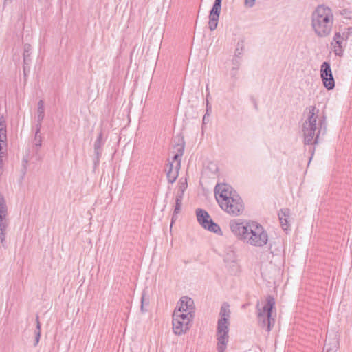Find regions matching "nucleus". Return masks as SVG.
I'll return each instance as SVG.
<instances>
[{"mask_svg": "<svg viewBox=\"0 0 352 352\" xmlns=\"http://www.w3.org/2000/svg\"><path fill=\"white\" fill-rule=\"evenodd\" d=\"M231 232L243 243L256 248H263L268 242V234L256 221L234 219L230 221Z\"/></svg>", "mask_w": 352, "mask_h": 352, "instance_id": "1", "label": "nucleus"}, {"mask_svg": "<svg viewBox=\"0 0 352 352\" xmlns=\"http://www.w3.org/2000/svg\"><path fill=\"white\" fill-rule=\"evenodd\" d=\"M215 197L220 208L232 217L241 216L245 210L240 195L227 184H218L214 188Z\"/></svg>", "mask_w": 352, "mask_h": 352, "instance_id": "2", "label": "nucleus"}, {"mask_svg": "<svg viewBox=\"0 0 352 352\" xmlns=\"http://www.w3.org/2000/svg\"><path fill=\"white\" fill-rule=\"evenodd\" d=\"M305 120L302 126L304 142L307 145L318 142L320 134L325 133L324 118H320L318 110L315 106H309L304 112Z\"/></svg>", "mask_w": 352, "mask_h": 352, "instance_id": "3", "label": "nucleus"}, {"mask_svg": "<svg viewBox=\"0 0 352 352\" xmlns=\"http://www.w3.org/2000/svg\"><path fill=\"white\" fill-rule=\"evenodd\" d=\"M334 21L333 10L326 5H318L311 12V27L318 38L328 37L333 31Z\"/></svg>", "mask_w": 352, "mask_h": 352, "instance_id": "4", "label": "nucleus"}, {"mask_svg": "<svg viewBox=\"0 0 352 352\" xmlns=\"http://www.w3.org/2000/svg\"><path fill=\"white\" fill-rule=\"evenodd\" d=\"M274 305V297L268 296L266 298V303L262 309L259 308L258 305L256 307L258 323L261 327L266 328L267 331L271 330V325L274 322V320L272 318V312Z\"/></svg>", "mask_w": 352, "mask_h": 352, "instance_id": "5", "label": "nucleus"}, {"mask_svg": "<svg viewBox=\"0 0 352 352\" xmlns=\"http://www.w3.org/2000/svg\"><path fill=\"white\" fill-rule=\"evenodd\" d=\"M193 317L191 315L180 313V310H175L173 314V330L175 334L185 333L191 326Z\"/></svg>", "mask_w": 352, "mask_h": 352, "instance_id": "6", "label": "nucleus"}, {"mask_svg": "<svg viewBox=\"0 0 352 352\" xmlns=\"http://www.w3.org/2000/svg\"><path fill=\"white\" fill-rule=\"evenodd\" d=\"M196 214L198 222L204 228L215 234H221V230L219 226L211 219L210 215L206 210L197 209Z\"/></svg>", "mask_w": 352, "mask_h": 352, "instance_id": "7", "label": "nucleus"}, {"mask_svg": "<svg viewBox=\"0 0 352 352\" xmlns=\"http://www.w3.org/2000/svg\"><path fill=\"white\" fill-rule=\"evenodd\" d=\"M217 350L218 352H225L229 342V325L223 322H217Z\"/></svg>", "mask_w": 352, "mask_h": 352, "instance_id": "8", "label": "nucleus"}, {"mask_svg": "<svg viewBox=\"0 0 352 352\" xmlns=\"http://www.w3.org/2000/svg\"><path fill=\"white\" fill-rule=\"evenodd\" d=\"M320 73L324 87L327 90H332L335 87V80L329 62L324 61L322 63Z\"/></svg>", "mask_w": 352, "mask_h": 352, "instance_id": "9", "label": "nucleus"}, {"mask_svg": "<svg viewBox=\"0 0 352 352\" xmlns=\"http://www.w3.org/2000/svg\"><path fill=\"white\" fill-rule=\"evenodd\" d=\"M175 310H180V313L191 315L192 317H194V300L188 296H183L180 298L179 302Z\"/></svg>", "mask_w": 352, "mask_h": 352, "instance_id": "10", "label": "nucleus"}, {"mask_svg": "<svg viewBox=\"0 0 352 352\" xmlns=\"http://www.w3.org/2000/svg\"><path fill=\"white\" fill-rule=\"evenodd\" d=\"M221 9V5L214 3L210 11L208 28L211 31L214 30L217 27Z\"/></svg>", "mask_w": 352, "mask_h": 352, "instance_id": "11", "label": "nucleus"}, {"mask_svg": "<svg viewBox=\"0 0 352 352\" xmlns=\"http://www.w3.org/2000/svg\"><path fill=\"white\" fill-rule=\"evenodd\" d=\"M352 35V27H340L338 31H336L333 39V41H339L344 43Z\"/></svg>", "mask_w": 352, "mask_h": 352, "instance_id": "12", "label": "nucleus"}, {"mask_svg": "<svg viewBox=\"0 0 352 352\" xmlns=\"http://www.w3.org/2000/svg\"><path fill=\"white\" fill-rule=\"evenodd\" d=\"M169 169L166 173L167 179L168 182L173 184L177 179L179 175V170L180 168V162H177L175 165L173 163L168 164Z\"/></svg>", "mask_w": 352, "mask_h": 352, "instance_id": "13", "label": "nucleus"}, {"mask_svg": "<svg viewBox=\"0 0 352 352\" xmlns=\"http://www.w3.org/2000/svg\"><path fill=\"white\" fill-rule=\"evenodd\" d=\"M230 306L227 303H223L220 309V318L218 320L217 322H223L224 324L229 325V319H230Z\"/></svg>", "mask_w": 352, "mask_h": 352, "instance_id": "14", "label": "nucleus"}, {"mask_svg": "<svg viewBox=\"0 0 352 352\" xmlns=\"http://www.w3.org/2000/svg\"><path fill=\"white\" fill-rule=\"evenodd\" d=\"M290 211L287 208L281 209L278 212L280 223L284 230H287L289 227Z\"/></svg>", "mask_w": 352, "mask_h": 352, "instance_id": "15", "label": "nucleus"}, {"mask_svg": "<svg viewBox=\"0 0 352 352\" xmlns=\"http://www.w3.org/2000/svg\"><path fill=\"white\" fill-rule=\"evenodd\" d=\"M9 221H0V242L3 248H6V234Z\"/></svg>", "mask_w": 352, "mask_h": 352, "instance_id": "16", "label": "nucleus"}, {"mask_svg": "<svg viewBox=\"0 0 352 352\" xmlns=\"http://www.w3.org/2000/svg\"><path fill=\"white\" fill-rule=\"evenodd\" d=\"M104 144V142L102 140V133H100L96 140L94 142V153L96 155V160L98 162L100 155H101V148L102 145Z\"/></svg>", "mask_w": 352, "mask_h": 352, "instance_id": "17", "label": "nucleus"}, {"mask_svg": "<svg viewBox=\"0 0 352 352\" xmlns=\"http://www.w3.org/2000/svg\"><path fill=\"white\" fill-rule=\"evenodd\" d=\"M331 44L334 54L340 57L342 56L344 51V43H340L339 41H333V39Z\"/></svg>", "mask_w": 352, "mask_h": 352, "instance_id": "18", "label": "nucleus"}, {"mask_svg": "<svg viewBox=\"0 0 352 352\" xmlns=\"http://www.w3.org/2000/svg\"><path fill=\"white\" fill-rule=\"evenodd\" d=\"M187 188V182L185 181L184 182H180L178 186L177 192L175 197V202L176 203H182L183 197L184 192Z\"/></svg>", "mask_w": 352, "mask_h": 352, "instance_id": "19", "label": "nucleus"}, {"mask_svg": "<svg viewBox=\"0 0 352 352\" xmlns=\"http://www.w3.org/2000/svg\"><path fill=\"white\" fill-rule=\"evenodd\" d=\"M45 116V108H44V102L42 100H39L38 102V109H37V124L36 126H41V122L44 119Z\"/></svg>", "mask_w": 352, "mask_h": 352, "instance_id": "20", "label": "nucleus"}, {"mask_svg": "<svg viewBox=\"0 0 352 352\" xmlns=\"http://www.w3.org/2000/svg\"><path fill=\"white\" fill-rule=\"evenodd\" d=\"M338 348L337 340H334L333 343H326L324 344V352H336Z\"/></svg>", "mask_w": 352, "mask_h": 352, "instance_id": "21", "label": "nucleus"}, {"mask_svg": "<svg viewBox=\"0 0 352 352\" xmlns=\"http://www.w3.org/2000/svg\"><path fill=\"white\" fill-rule=\"evenodd\" d=\"M40 130L41 127H39V126H36V130L35 132V136L34 139V144L35 147L37 148V149H38L42 144V137L39 135Z\"/></svg>", "mask_w": 352, "mask_h": 352, "instance_id": "22", "label": "nucleus"}, {"mask_svg": "<svg viewBox=\"0 0 352 352\" xmlns=\"http://www.w3.org/2000/svg\"><path fill=\"white\" fill-rule=\"evenodd\" d=\"M0 214L8 215L6 202L1 195H0Z\"/></svg>", "mask_w": 352, "mask_h": 352, "instance_id": "23", "label": "nucleus"}, {"mask_svg": "<svg viewBox=\"0 0 352 352\" xmlns=\"http://www.w3.org/2000/svg\"><path fill=\"white\" fill-rule=\"evenodd\" d=\"M7 124L6 120L3 115L0 116V134L7 135Z\"/></svg>", "mask_w": 352, "mask_h": 352, "instance_id": "24", "label": "nucleus"}, {"mask_svg": "<svg viewBox=\"0 0 352 352\" xmlns=\"http://www.w3.org/2000/svg\"><path fill=\"white\" fill-rule=\"evenodd\" d=\"M232 63H233V67L230 72V76L232 78H236V76H237V71L239 68V63L236 59L233 60Z\"/></svg>", "mask_w": 352, "mask_h": 352, "instance_id": "25", "label": "nucleus"}, {"mask_svg": "<svg viewBox=\"0 0 352 352\" xmlns=\"http://www.w3.org/2000/svg\"><path fill=\"white\" fill-rule=\"evenodd\" d=\"M31 50H32V47L30 44L24 45L23 59H24L25 63H26L27 61L28 60V58L30 56Z\"/></svg>", "mask_w": 352, "mask_h": 352, "instance_id": "26", "label": "nucleus"}, {"mask_svg": "<svg viewBox=\"0 0 352 352\" xmlns=\"http://www.w3.org/2000/svg\"><path fill=\"white\" fill-rule=\"evenodd\" d=\"M36 337H35V345H36L40 340L41 336V324L38 321V316H36V330L35 331Z\"/></svg>", "mask_w": 352, "mask_h": 352, "instance_id": "27", "label": "nucleus"}, {"mask_svg": "<svg viewBox=\"0 0 352 352\" xmlns=\"http://www.w3.org/2000/svg\"><path fill=\"white\" fill-rule=\"evenodd\" d=\"M340 14L344 18L346 19L351 20L352 19V11L349 9H342L340 10Z\"/></svg>", "mask_w": 352, "mask_h": 352, "instance_id": "28", "label": "nucleus"}, {"mask_svg": "<svg viewBox=\"0 0 352 352\" xmlns=\"http://www.w3.org/2000/svg\"><path fill=\"white\" fill-rule=\"evenodd\" d=\"M181 206L182 204L175 202L174 212L172 217V221H173L177 218V215L179 213L181 210Z\"/></svg>", "mask_w": 352, "mask_h": 352, "instance_id": "29", "label": "nucleus"}, {"mask_svg": "<svg viewBox=\"0 0 352 352\" xmlns=\"http://www.w3.org/2000/svg\"><path fill=\"white\" fill-rule=\"evenodd\" d=\"M243 50V42L239 41L236 44L235 54L236 56H240Z\"/></svg>", "mask_w": 352, "mask_h": 352, "instance_id": "30", "label": "nucleus"}, {"mask_svg": "<svg viewBox=\"0 0 352 352\" xmlns=\"http://www.w3.org/2000/svg\"><path fill=\"white\" fill-rule=\"evenodd\" d=\"M179 151V153H177L174 155L173 161L170 162L173 163V165H175L177 162H179L181 163V157L183 155V149H181V151Z\"/></svg>", "mask_w": 352, "mask_h": 352, "instance_id": "31", "label": "nucleus"}, {"mask_svg": "<svg viewBox=\"0 0 352 352\" xmlns=\"http://www.w3.org/2000/svg\"><path fill=\"white\" fill-rule=\"evenodd\" d=\"M256 3V0H244V6L247 8H252Z\"/></svg>", "mask_w": 352, "mask_h": 352, "instance_id": "32", "label": "nucleus"}, {"mask_svg": "<svg viewBox=\"0 0 352 352\" xmlns=\"http://www.w3.org/2000/svg\"><path fill=\"white\" fill-rule=\"evenodd\" d=\"M7 146V144L0 142V155H4L5 152L3 151V148H6Z\"/></svg>", "mask_w": 352, "mask_h": 352, "instance_id": "33", "label": "nucleus"}, {"mask_svg": "<svg viewBox=\"0 0 352 352\" xmlns=\"http://www.w3.org/2000/svg\"><path fill=\"white\" fill-rule=\"evenodd\" d=\"M144 293L142 294V298H141V311L142 312L145 311V310L144 309Z\"/></svg>", "mask_w": 352, "mask_h": 352, "instance_id": "34", "label": "nucleus"}, {"mask_svg": "<svg viewBox=\"0 0 352 352\" xmlns=\"http://www.w3.org/2000/svg\"><path fill=\"white\" fill-rule=\"evenodd\" d=\"M6 142H7V135H1L0 134V142L6 144Z\"/></svg>", "mask_w": 352, "mask_h": 352, "instance_id": "35", "label": "nucleus"}, {"mask_svg": "<svg viewBox=\"0 0 352 352\" xmlns=\"http://www.w3.org/2000/svg\"><path fill=\"white\" fill-rule=\"evenodd\" d=\"M0 221H9L8 215L0 214Z\"/></svg>", "mask_w": 352, "mask_h": 352, "instance_id": "36", "label": "nucleus"}, {"mask_svg": "<svg viewBox=\"0 0 352 352\" xmlns=\"http://www.w3.org/2000/svg\"><path fill=\"white\" fill-rule=\"evenodd\" d=\"M211 110V106L210 104H209V102H206V114L207 116H208V112Z\"/></svg>", "mask_w": 352, "mask_h": 352, "instance_id": "37", "label": "nucleus"}, {"mask_svg": "<svg viewBox=\"0 0 352 352\" xmlns=\"http://www.w3.org/2000/svg\"><path fill=\"white\" fill-rule=\"evenodd\" d=\"M12 2V0H4L3 1V6L5 7L6 5L8 3H11Z\"/></svg>", "mask_w": 352, "mask_h": 352, "instance_id": "38", "label": "nucleus"}, {"mask_svg": "<svg viewBox=\"0 0 352 352\" xmlns=\"http://www.w3.org/2000/svg\"><path fill=\"white\" fill-rule=\"evenodd\" d=\"M210 97V92H208L206 94V102H209L208 99Z\"/></svg>", "mask_w": 352, "mask_h": 352, "instance_id": "39", "label": "nucleus"}, {"mask_svg": "<svg viewBox=\"0 0 352 352\" xmlns=\"http://www.w3.org/2000/svg\"><path fill=\"white\" fill-rule=\"evenodd\" d=\"M222 0H214V3L216 4L221 5Z\"/></svg>", "mask_w": 352, "mask_h": 352, "instance_id": "40", "label": "nucleus"}, {"mask_svg": "<svg viewBox=\"0 0 352 352\" xmlns=\"http://www.w3.org/2000/svg\"><path fill=\"white\" fill-rule=\"evenodd\" d=\"M206 94H207L208 92H210V91H209L208 85H206Z\"/></svg>", "mask_w": 352, "mask_h": 352, "instance_id": "41", "label": "nucleus"}, {"mask_svg": "<svg viewBox=\"0 0 352 352\" xmlns=\"http://www.w3.org/2000/svg\"><path fill=\"white\" fill-rule=\"evenodd\" d=\"M206 114H205V116H204V118H203V122L205 123V121H206Z\"/></svg>", "mask_w": 352, "mask_h": 352, "instance_id": "42", "label": "nucleus"}]
</instances>
